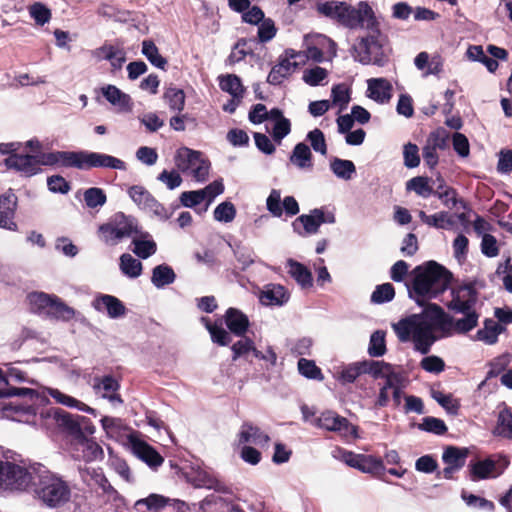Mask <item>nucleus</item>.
I'll use <instances>...</instances> for the list:
<instances>
[{
    "label": "nucleus",
    "mask_w": 512,
    "mask_h": 512,
    "mask_svg": "<svg viewBox=\"0 0 512 512\" xmlns=\"http://www.w3.org/2000/svg\"><path fill=\"white\" fill-rule=\"evenodd\" d=\"M361 374H369L373 378H381L385 370H389L391 365L384 361L364 360L358 361Z\"/></svg>",
    "instance_id": "nucleus-47"
},
{
    "label": "nucleus",
    "mask_w": 512,
    "mask_h": 512,
    "mask_svg": "<svg viewBox=\"0 0 512 512\" xmlns=\"http://www.w3.org/2000/svg\"><path fill=\"white\" fill-rule=\"evenodd\" d=\"M270 120L274 122L271 136L273 141L280 145L282 140L291 132V122L283 115V111L279 108L270 110Z\"/></svg>",
    "instance_id": "nucleus-30"
},
{
    "label": "nucleus",
    "mask_w": 512,
    "mask_h": 512,
    "mask_svg": "<svg viewBox=\"0 0 512 512\" xmlns=\"http://www.w3.org/2000/svg\"><path fill=\"white\" fill-rule=\"evenodd\" d=\"M343 460L350 467L356 468L364 473L381 476L386 472L383 460L373 455L355 454L350 451H344Z\"/></svg>",
    "instance_id": "nucleus-13"
},
{
    "label": "nucleus",
    "mask_w": 512,
    "mask_h": 512,
    "mask_svg": "<svg viewBox=\"0 0 512 512\" xmlns=\"http://www.w3.org/2000/svg\"><path fill=\"white\" fill-rule=\"evenodd\" d=\"M102 95L113 106L117 107L119 111L129 112L132 109L131 97L122 92L114 85H106L101 88Z\"/></svg>",
    "instance_id": "nucleus-31"
},
{
    "label": "nucleus",
    "mask_w": 512,
    "mask_h": 512,
    "mask_svg": "<svg viewBox=\"0 0 512 512\" xmlns=\"http://www.w3.org/2000/svg\"><path fill=\"white\" fill-rule=\"evenodd\" d=\"M418 428L435 435H443L447 432V426L445 422L442 419L432 416L423 418L422 423L418 425Z\"/></svg>",
    "instance_id": "nucleus-57"
},
{
    "label": "nucleus",
    "mask_w": 512,
    "mask_h": 512,
    "mask_svg": "<svg viewBox=\"0 0 512 512\" xmlns=\"http://www.w3.org/2000/svg\"><path fill=\"white\" fill-rule=\"evenodd\" d=\"M178 171L190 175L196 182L207 181L210 171V161L199 151L182 147L174 157Z\"/></svg>",
    "instance_id": "nucleus-10"
},
{
    "label": "nucleus",
    "mask_w": 512,
    "mask_h": 512,
    "mask_svg": "<svg viewBox=\"0 0 512 512\" xmlns=\"http://www.w3.org/2000/svg\"><path fill=\"white\" fill-rule=\"evenodd\" d=\"M323 223H335L334 213L330 211L325 212L322 208H315L309 214L297 217L293 221L292 227L295 233L304 236L317 233L320 225Z\"/></svg>",
    "instance_id": "nucleus-12"
},
{
    "label": "nucleus",
    "mask_w": 512,
    "mask_h": 512,
    "mask_svg": "<svg viewBox=\"0 0 512 512\" xmlns=\"http://www.w3.org/2000/svg\"><path fill=\"white\" fill-rule=\"evenodd\" d=\"M149 237L147 232L140 233L137 236H133L132 244L134 245L132 251L141 259H147L154 255L157 250V245L152 239H146Z\"/></svg>",
    "instance_id": "nucleus-36"
},
{
    "label": "nucleus",
    "mask_w": 512,
    "mask_h": 512,
    "mask_svg": "<svg viewBox=\"0 0 512 512\" xmlns=\"http://www.w3.org/2000/svg\"><path fill=\"white\" fill-rule=\"evenodd\" d=\"M287 273L296 281L303 289L312 287L313 278L310 270L302 263L288 259L286 262Z\"/></svg>",
    "instance_id": "nucleus-33"
},
{
    "label": "nucleus",
    "mask_w": 512,
    "mask_h": 512,
    "mask_svg": "<svg viewBox=\"0 0 512 512\" xmlns=\"http://www.w3.org/2000/svg\"><path fill=\"white\" fill-rule=\"evenodd\" d=\"M306 139L310 142L311 148L321 155L327 154V144L325 140L324 133L318 129L315 128L308 132Z\"/></svg>",
    "instance_id": "nucleus-62"
},
{
    "label": "nucleus",
    "mask_w": 512,
    "mask_h": 512,
    "mask_svg": "<svg viewBox=\"0 0 512 512\" xmlns=\"http://www.w3.org/2000/svg\"><path fill=\"white\" fill-rule=\"evenodd\" d=\"M289 300V293L280 284H270L260 294V301L264 305L282 306Z\"/></svg>",
    "instance_id": "nucleus-34"
},
{
    "label": "nucleus",
    "mask_w": 512,
    "mask_h": 512,
    "mask_svg": "<svg viewBox=\"0 0 512 512\" xmlns=\"http://www.w3.org/2000/svg\"><path fill=\"white\" fill-rule=\"evenodd\" d=\"M406 188L408 190H413L423 198L434 195V191L429 185V179L427 177L418 176L410 179L406 184Z\"/></svg>",
    "instance_id": "nucleus-54"
},
{
    "label": "nucleus",
    "mask_w": 512,
    "mask_h": 512,
    "mask_svg": "<svg viewBox=\"0 0 512 512\" xmlns=\"http://www.w3.org/2000/svg\"><path fill=\"white\" fill-rule=\"evenodd\" d=\"M328 72L325 68L315 66L311 69H306L303 72L302 79L309 86L315 87L322 85V82L327 78Z\"/></svg>",
    "instance_id": "nucleus-59"
},
{
    "label": "nucleus",
    "mask_w": 512,
    "mask_h": 512,
    "mask_svg": "<svg viewBox=\"0 0 512 512\" xmlns=\"http://www.w3.org/2000/svg\"><path fill=\"white\" fill-rule=\"evenodd\" d=\"M83 199L86 206L90 209L100 208L107 201L105 192L103 189L98 187L86 189L83 193Z\"/></svg>",
    "instance_id": "nucleus-49"
},
{
    "label": "nucleus",
    "mask_w": 512,
    "mask_h": 512,
    "mask_svg": "<svg viewBox=\"0 0 512 512\" xmlns=\"http://www.w3.org/2000/svg\"><path fill=\"white\" fill-rule=\"evenodd\" d=\"M0 395L3 397L29 398L31 404L24 405L16 402H11L3 407V411L7 417H11L13 420L19 422H37L35 418L39 411L35 407V404L38 402H42L43 398L40 397L35 390L30 388L9 387L2 390L0 392Z\"/></svg>",
    "instance_id": "nucleus-8"
},
{
    "label": "nucleus",
    "mask_w": 512,
    "mask_h": 512,
    "mask_svg": "<svg viewBox=\"0 0 512 512\" xmlns=\"http://www.w3.org/2000/svg\"><path fill=\"white\" fill-rule=\"evenodd\" d=\"M224 321L230 333L243 337L249 328V319L242 311L236 308H228L224 315Z\"/></svg>",
    "instance_id": "nucleus-27"
},
{
    "label": "nucleus",
    "mask_w": 512,
    "mask_h": 512,
    "mask_svg": "<svg viewBox=\"0 0 512 512\" xmlns=\"http://www.w3.org/2000/svg\"><path fill=\"white\" fill-rule=\"evenodd\" d=\"M170 503V499L159 494H151L147 498L136 501L135 508L145 506L148 510H160Z\"/></svg>",
    "instance_id": "nucleus-58"
},
{
    "label": "nucleus",
    "mask_w": 512,
    "mask_h": 512,
    "mask_svg": "<svg viewBox=\"0 0 512 512\" xmlns=\"http://www.w3.org/2000/svg\"><path fill=\"white\" fill-rule=\"evenodd\" d=\"M386 353L385 332L377 330L372 333L368 346L371 357H381Z\"/></svg>",
    "instance_id": "nucleus-53"
},
{
    "label": "nucleus",
    "mask_w": 512,
    "mask_h": 512,
    "mask_svg": "<svg viewBox=\"0 0 512 512\" xmlns=\"http://www.w3.org/2000/svg\"><path fill=\"white\" fill-rule=\"evenodd\" d=\"M468 453L467 448L448 446L443 451L442 461L445 465H450L461 470L465 466Z\"/></svg>",
    "instance_id": "nucleus-38"
},
{
    "label": "nucleus",
    "mask_w": 512,
    "mask_h": 512,
    "mask_svg": "<svg viewBox=\"0 0 512 512\" xmlns=\"http://www.w3.org/2000/svg\"><path fill=\"white\" fill-rule=\"evenodd\" d=\"M314 424L319 428L339 432L344 436L356 434V427L350 424L345 417H342L333 411H325L321 413L314 420Z\"/></svg>",
    "instance_id": "nucleus-18"
},
{
    "label": "nucleus",
    "mask_w": 512,
    "mask_h": 512,
    "mask_svg": "<svg viewBox=\"0 0 512 512\" xmlns=\"http://www.w3.org/2000/svg\"><path fill=\"white\" fill-rule=\"evenodd\" d=\"M411 284L407 285L410 298L420 306L427 300L437 298L450 286L452 274L435 261H428L413 270Z\"/></svg>",
    "instance_id": "nucleus-2"
},
{
    "label": "nucleus",
    "mask_w": 512,
    "mask_h": 512,
    "mask_svg": "<svg viewBox=\"0 0 512 512\" xmlns=\"http://www.w3.org/2000/svg\"><path fill=\"white\" fill-rule=\"evenodd\" d=\"M71 455L75 460L93 462L102 460L104 458V451L96 441L88 439L83 435L72 444Z\"/></svg>",
    "instance_id": "nucleus-17"
},
{
    "label": "nucleus",
    "mask_w": 512,
    "mask_h": 512,
    "mask_svg": "<svg viewBox=\"0 0 512 512\" xmlns=\"http://www.w3.org/2000/svg\"><path fill=\"white\" fill-rule=\"evenodd\" d=\"M331 98L333 104L338 106L340 111L346 109L351 100L349 87L345 84L334 85L331 90Z\"/></svg>",
    "instance_id": "nucleus-52"
},
{
    "label": "nucleus",
    "mask_w": 512,
    "mask_h": 512,
    "mask_svg": "<svg viewBox=\"0 0 512 512\" xmlns=\"http://www.w3.org/2000/svg\"><path fill=\"white\" fill-rule=\"evenodd\" d=\"M17 197L14 193L8 192L0 196V227L8 230H16L17 225L13 221Z\"/></svg>",
    "instance_id": "nucleus-25"
},
{
    "label": "nucleus",
    "mask_w": 512,
    "mask_h": 512,
    "mask_svg": "<svg viewBox=\"0 0 512 512\" xmlns=\"http://www.w3.org/2000/svg\"><path fill=\"white\" fill-rule=\"evenodd\" d=\"M92 386L97 395L107 399L112 405L122 404L118 394L119 383L112 376L95 377Z\"/></svg>",
    "instance_id": "nucleus-22"
},
{
    "label": "nucleus",
    "mask_w": 512,
    "mask_h": 512,
    "mask_svg": "<svg viewBox=\"0 0 512 512\" xmlns=\"http://www.w3.org/2000/svg\"><path fill=\"white\" fill-rule=\"evenodd\" d=\"M506 330L505 326L493 319H486L483 328L479 329L475 334V339L487 345H494L498 341V337Z\"/></svg>",
    "instance_id": "nucleus-35"
},
{
    "label": "nucleus",
    "mask_w": 512,
    "mask_h": 512,
    "mask_svg": "<svg viewBox=\"0 0 512 512\" xmlns=\"http://www.w3.org/2000/svg\"><path fill=\"white\" fill-rule=\"evenodd\" d=\"M330 169L337 178L345 181L352 179L353 175L356 173L355 164L351 160L338 157L331 159Z\"/></svg>",
    "instance_id": "nucleus-42"
},
{
    "label": "nucleus",
    "mask_w": 512,
    "mask_h": 512,
    "mask_svg": "<svg viewBox=\"0 0 512 512\" xmlns=\"http://www.w3.org/2000/svg\"><path fill=\"white\" fill-rule=\"evenodd\" d=\"M461 498L469 507H477L479 509L487 510L490 512L495 510V505L492 501L476 496L474 494H468L466 491H462Z\"/></svg>",
    "instance_id": "nucleus-61"
},
{
    "label": "nucleus",
    "mask_w": 512,
    "mask_h": 512,
    "mask_svg": "<svg viewBox=\"0 0 512 512\" xmlns=\"http://www.w3.org/2000/svg\"><path fill=\"white\" fill-rule=\"evenodd\" d=\"M185 478L188 483L195 488H205L216 492L229 494L230 489L219 481L212 473L200 467H191L185 472Z\"/></svg>",
    "instance_id": "nucleus-16"
},
{
    "label": "nucleus",
    "mask_w": 512,
    "mask_h": 512,
    "mask_svg": "<svg viewBox=\"0 0 512 512\" xmlns=\"http://www.w3.org/2000/svg\"><path fill=\"white\" fill-rule=\"evenodd\" d=\"M468 469L469 477L474 482L488 478H496L503 472H496V463L491 458L471 461L468 465Z\"/></svg>",
    "instance_id": "nucleus-26"
},
{
    "label": "nucleus",
    "mask_w": 512,
    "mask_h": 512,
    "mask_svg": "<svg viewBox=\"0 0 512 512\" xmlns=\"http://www.w3.org/2000/svg\"><path fill=\"white\" fill-rule=\"evenodd\" d=\"M213 215L218 222L230 223L236 217V208L233 203L225 201L216 206Z\"/></svg>",
    "instance_id": "nucleus-56"
},
{
    "label": "nucleus",
    "mask_w": 512,
    "mask_h": 512,
    "mask_svg": "<svg viewBox=\"0 0 512 512\" xmlns=\"http://www.w3.org/2000/svg\"><path fill=\"white\" fill-rule=\"evenodd\" d=\"M478 292L471 282L459 285L451 290V300L447 308L462 317L454 319L437 304H428L420 314H413L393 325L401 342L412 340L414 349L421 354H428L437 341L434 330L451 335L452 330L466 334L478 326L480 313L477 311Z\"/></svg>",
    "instance_id": "nucleus-1"
},
{
    "label": "nucleus",
    "mask_w": 512,
    "mask_h": 512,
    "mask_svg": "<svg viewBox=\"0 0 512 512\" xmlns=\"http://www.w3.org/2000/svg\"><path fill=\"white\" fill-rule=\"evenodd\" d=\"M164 98L167 101L171 110L181 112L185 106V94L182 89L169 88L164 93Z\"/></svg>",
    "instance_id": "nucleus-55"
},
{
    "label": "nucleus",
    "mask_w": 512,
    "mask_h": 512,
    "mask_svg": "<svg viewBox=\"0 0 512 512\" xmlns=\"http://www.w3.org/2000/svg\"><path fill=\"white\" fill-rule=\"evenodd\" d=\"M54 296L44 292H32L28 294L27 300L34 313L47 315Z\"/></svg>",
    "instance_id": "nucleus-41"
},
{
    "label": "nucleus",
    "mask_w": 512,
    "mask_h": 512,
    "mask_svg": "<svg viewBox=\"0 0 512 512\" xmlns=\"http://www.w3.org/2000/svg\"><path fill=\"white\" fill-rule=\"evenodd\" d=\"M367 96L379 104L388 103L392 98V84L386 78H370Z\"/></svg>",
    "instance_id": "nucleus-24"
},
{
    "label": "nucleus",
    "mask_w": 512,
    "mask_h": 512,
    "mask_svg": "<svg viewBox=\"0 0 512 512\" xmlns=\"http://www.w3.org/2000/svg\"><path fill=\"white\" fill-rule=\"evenodd\" d=\"M497 414L496 425L492 430V434L506 440H512V409L501 403Z\"/></svg>",
    "instance_id": "nucleus-28"
},
{
    "label": "nucleus",
    "mask_w": 512,
    "mask_h": 512,
    "mask_svg": "<svg viewBox=\"0 0 512 512\" xmlns=\"http://www.w3.org/2000/svg\"><path fill=\"white\" fill-rule=\"evenodd\" d=\"M269 440L270 438L268 434L251 422H244L237 434V441L239 445L254 444L264 446L269 442Z\"/></svg>",
    "instance_id": "nucleus-23"
},
{
    "label": "nucleus",
    "mask_w": 512,
    "mask_h": 512,
    "mask_svg": "<svg viewBox=\"0 0 512 512\" xmlns=\"http://www.w3.org/2000/svg\"><path fill=\"white\" fill-rule=\"evenodd\" d=\"M219 86L221 90L229 93L232 97H243L245 92L241 79L234 74L220 76Z\"/></svg>",
    "instance_id": "nucleus-44"
},
{
    "label": "nucleus",
    "mask_w": 512,
    "mask_h": 512,
    "mask_svg": "<svg viewBox=\"0 0 512 512\" xmlns=\"http://www.w3.org/2000/svg\"><path fill=\"white\" fill-rule=\"evenodd\" d=\"M82 480L90 487H97L103 494L115 497L117 491L110 484L101 468L86 467L80 469Z\"/></svg>",
    "instance_id": "nucleus-21"
},
{
    "label": "nucleus",
    "mask_w": 512,
    "mask_h": 512,
    "mask_svg": "<svg viewBox=\"0 0 512 512\" xmlns=\"http://www.w3.org/2000/svg\"><path fill=\"white\" fill-rule=\"evenodd\" d=\"M316 9L319 14L336 20L341 25L350 29L359 28L363 24V20L369 21V27L373 24V10L365 1H361L356 7H352L346 2L331 0L318 3Z\"/></svg>",
    "instance_id": "nucleus-5"
},
{
    "label": "nucleus",
    "mask_w": 512,
    "mask_h": 512,
    "mask_svg": "<svg viewBox=\"0 0 512 512\" xmlns=\"http://www.w3.org/2000/svg\"><path fill=\"white\" fill-rule=\"evenodd\" d=\"M4 163L7 168L14 169L26 177H31L41 171L36 155L12 154L4 160Z\"/></svg>",
    "instance_id": "nucleus-19"
},
{
    "label": "nucleus",
    "mask_w": 512,
    "mask_h": 512,
    "mask_svg": "<svg viewBox=\"0 0 512 512\" xmlns=\"http://www.w3.org/2000/svg\"><path fill=\"white\" fill-rule=\"evenodd\" d=\"M176 274L167 264H160L153 268L151 282L157 289H162L174 283Z\"/></svg>",
    "instance_id": "nucleus-39"
},
{
    "label": "nucleus",
    "mask_w": 512,
    "mask_h": 512,
    "mask_svg": "<svg viewBox=\"0 0 512 512\" xmlns=\"http://www.w3.org/2000/svg\"><path fill=\"white\" fill-rule=\"evenodd\" d=\"M36 469V483L33 484L36 497L50 508H58L69 502L71 489L68 483L42 464Z\"/></svg>",
    "instance_id": "nucleus-4"
},
{
    "label": "nucleus",
    "mask_w": 512,
    "mask_h": 512,
    "mask_svg": "<svg viewBox=\"0 0 512 512\" xmlns=\"http://www.w3.org/2000/svg\"><path fill=\"white\" fill-rule=\"evenodd\" d=\"M49 395L59 404L64 405L69 408H74L82 412H86L89 414H96V410L84 402L67 395L63 392H61L58 389H49Z\"/></svg>",
    "instance_id": "nucleus-37"
},
{
    "label": "nucleus",
    "mask_w": 512,
    "mask_h": 512,
    "mask_svg": "<svg viewBox=\"0 0 512 512\" xmlns=\"http://www.w3.org/2000/svg\"><path fill=\"white\" fill-rule=\"evenodd\" d=\"M300 56V52L292 49L286 50L284 55L280 56L278 63L269 72L267 82L271 85L281 84L296 70L298 63L295 59Z\"/></svg>",
    "instance_id": "nucleus-15"
},
{
    "label": "nucleus",
    "mask_w": 512,
    "mask_h": 512,
    "mask_svg": "<svg viewBox=\"0 0 512 512\" xmlns=\"http://www.w3.org/2000/svg\"><path fill=\"white\" fill-rule=\"evenodd\" d=\"M142 54L156 68L166 70L167 60L160 53L158 47L152 40H144L142 42Z\"/></svg>",
    "instance_id": "nucleus-43"
},
{
    "label": "nucleus",
    "mask_w": 512,
    "mask_h": 512,
    "mask_svg": "<svg viewBox=\"0 0 512 512\" xmlns=\"http://www.w3.org/2000/svg\"><path fill=\"white\" fill-rule=\"evenodd\" d=\"M373 24L368 26L369 21L363 20L359 28L368 31L366 36L356 40L351 48L352 57L362 65L385 66L389 61L390 47L387 37L380 31L375 14L372 11Z\"/></svg>",
    "instance_id": "nucleus-3"
},
{
    "label": "nucleus",
    "mask_w": 512,
    "mask_h": 512,
    "mask_svg": "<svg viewBox=\"0 0 512 512\" xmlns=\"http://www.w3.org/2000/svg\"><path fill=\"white\" fill-rule=\"evenodd\" d=\"M75 168L79 170L93 168L126 170V164L121 159L105 153L81 150L76 151Z\"/></svg>",
    "instance_id": "nucleus-11"
},
{
    "label": "nucleus",
    "mask_w": 512,
    "mask_h": 512,
    "mask_svg": "<svg viewBox=\"0 0 512 512\" xmlns=\"http://www.w3.org/2000/svg\"><path fill=\"white\" fill-rule=\"evenodd\" d=\"M119 269L121 273L131 279H136L142 274V263L129 253H124L119 259Z\"/></svg>",
    "instance_id": "nucleus-40"
},
{
    "label": "nucleus",
    "mask_w": 512,
    "mask_h": 512,
    "mask_svg": "<svg viewBox=\"0 0 512 512\" xmlns=\"http://www.w3.org/2000/svg\"><path fill=\"white\" fill-rule=\"evenodd\" d=\"M75 314L76 312L72 307L66 305L59 297L54 296L47 315L63 321H69L74 318Z\"/></svg>",
    "instance_id": "nucleus-45"
},
{
    "label": "nucleus",
    "mask_w": 512,
    "mask_h": 512,
    "mask_svg": "<svg viewBox=\"0 0 512 512\" xmlns=\"http://www.w3.org/2000/svg\"><path fill=\"white\" fill-rule=\"evenodd\" d=\"M277 33V28L274 21L271 18H265L260 24H258V39L261 43L271 41Z\"/></svg>",
    "instance_id": "nucleus-64"
},
{
    "label": "nucleus",
    "mask_w": 512,
    "mask_h": 512,
    "mask_svg": "<svg viewBox=\"0 0 512 512\" xmlns=\"http://www.w3.org/2000/svg\"><path fill=\"white\" fill-rule=\"evenodd\" d=\"M266 209L273 216L280 218L283 214L287 217H293L300 211L299 204L293 196L281 198V191L272 189L266 199Z\"/></svg>",
    "instance_id": "nucleus-14"
},
{
    "label": "nucleus",
    "mask_w": 512,
    "mask_h": 512,
    "mask_svg": "<svg viewBox=\"0 0 512 512\" xmlns=\"http://www.w3.org/2000/svg\"><path fill=\"white\" fill-rule=\"evenodd\" d=\"M361 375L358 362L350 363L341 368L337 380L343 384L353 383Z\"/></svg>",
    "instance_id": "nucleus-63"
},
{
    "label": "nucleus",
    "mask_w": 512,
    "mask_h": 512,
    "mask_svg": "<svg viewBox=\"0 0 512 512\" xmlns=\"http://www.w3.org/2000/svg\"><path fill=\"white\" fill-rule=\"evenodd\" d=\"M140 233V227L135 217L123 212L115 213L106 223L98 227L99 240L107 246L113 247L124 239L132 238Z\"/></svg>",
    "instance_id": "nucleus-7"
},
{
    "label": "nucleus",
    "mask_w": 512,
    "mask_h": 512,
    "mask_svg": "<svg viewBox=\"0 0 512 512\" xmlns=\"http://www.w3.org/2000/svg\"><path fill=\"white\" fill-rule=\"evenodd\" d=\"M135 450L138 457L150 467H158L163 463L161 455L148 444L140 443L135 447Z\"/></svg>",
    "instance_id": "nucleus-48"
},
{
    "label": "nucleus",
    "mask_w": 512,
    "mask_h": 512,
    "mask_svg": "<svg viewBox=\"0 0 512 512\" xmlns=\"http://www.w3.org/2000/svg\"><path fill=\"white\" fill-rule=\"evenodd\" d=\"M395 296V290L391 283H384L376 286L371 295V302L382 304L391 301Z\"/></svg>",
    "instance_id": "nucleus-60"
},
{
    "label": "nucleus",
    "mask_w": 512,
    "mask_h": 512,
    "mask_svg": "<svg viewBox=\"0 0 512 512\" xmlns=\"http://www.w3.org/2000/svg\"><path fill=\"white\" fill-rule=\"evenodd\" d=\"M202 321L205 323V327L210 333L212 342L219 346H227L232 338L228 331H226L221 325L212 324L207 318L203 317Z\"/></svg>",
    "instance_id": "nucleus-46"
},
{
    "label": "nucleus",
    "mask_w": 512,
    "mask_h": 512,
    "mask_svg": "<svg viewBox=\"0 0 512 512\" xmlns=\"http://www.w3.org/2000/svg\"><path fill=\"white\" fill-rule=\"evenodd\" d=\"M297 368L299 373L307 379L322 381L324 378L321 369L315 364L313 360L300 358L297 364Z\"/></svg>",
    "instance_id": "nucleus-50"
},
{
    "label": "nucleus",
    "mask_w": 512,
    "mask_h": 512,
    "mask_svg": "<svg viewBox=\"0 0 512 512\" xmlns=\"http://www.w3.org/2000/svg\"><path fill=\"white\" fill-rule=\"evenodd\" d=\"M92 307L101 313L106 312L109 318L118 319L125 316L127 309L117 297L109 294H99L92 301Z\"/></svg>",
    "instance_id": "nucleus-20"
},
{
    "label": "nucleus",
    "mask_w": 512,
    "mask_h": 512,
    "mask_svg": "<svg viewBox=\"0 0 512 512\" xmlns=\"http://www.w3.org/2000/svg\"><path fill=\"white\" fill-rule=\"evenodd\" d=\"M37 156L40 168L41 165L75 168L76 151H54Z\"/></svg>",
    "instance_id": "nucleus-29"
},
{
    "label": "nucleus",
    "mask_w": 512,
    "mask_h": 512,
    "mask_svg": "<svg viewBox=\"0 0 512 512\" xmlns=\"http://www.w3.org/2000/svg\"><path fill=\"white\" fill-rule=\"evenodd\" d=\"M289 161L299 170L311 171L313 169V155L311 149L303 142L294 146Z\"/></svg>",
    "instance_id": "nucleus-32"
},
{
    "label": "nucleus",
    "mask_w": 512,
    "mask_h": 512,
    "mask_svg": "<svg viewBox=\"0 0 512 512\" xmlns=\"http://www.w3.org/2000/svg\"><path fill=\"white\" fill-rule=\"evenodd\" d=\"M43 425L49 427L55 425L62 432L72 436L74 441L83 435H92L95 427L90 419L73 415L60 408L44 407L39 411Z\"/></svg>",
    "instance_id": "nucleus-6"
},
{
    "label": "nucleus",
    "mask_w": 512,
    "mask_h": 512,
    "mask_svg": "<svg viewBox=\"0 0 512 512\" xmlns=\"http://www.w3.org/2000/svg\"><path fill=\"white\" fill-rule=\"evenodd\" d=\"M34 463L28 467L8 461L0 460V489L10 491H24L36 483V466Z\"/></svg>",
    "instance_id": "nucleus-9"
},
{
    "label": "nucleus",
    "mask_w": 512,
    "mask_h": 512,
    "mask_svg": "<svg viewBox=\"0 0 512 512\" xmlns=\"http://www.w3.org/2000/svg\"><path fill=\"white\" fill-rule=\"evenodd\" d=\"M30 17L39 26L47 24L52 17L51 10L42 2H34L28 7Z\"/></svg>",
    "instance_id": "nucleus-51"
}]
</instances>
